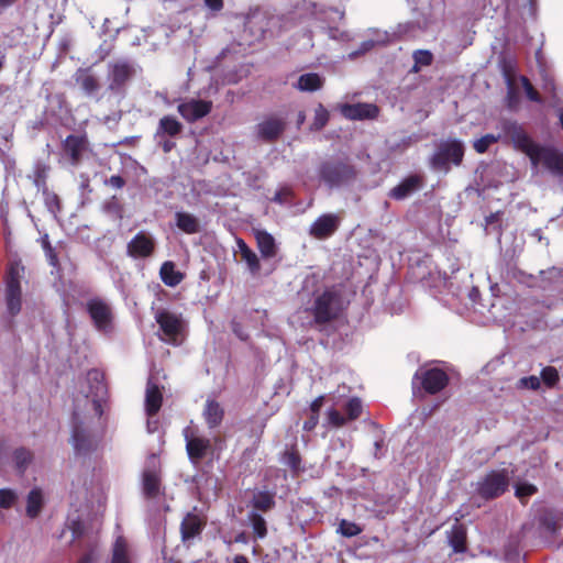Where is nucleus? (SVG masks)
<instances>
[{"label":"nucleus","instance_id":"1","mask_svg":"<svg viewBox=\"0 0 563 563\" xmlns=\"http://www.w3.org/2000/svg\"><path fill=\"white\" fill-rule=\"evenodd\" d=\"M85 382L88 387H82L80 395L75 397L71 419V443L77 454H86L97 448L99 435L95 424L102 416L107 397L100 371H89Z\"/></svg>","mask_w":563,"mask_h":563},{"label":"nucleus","instance_id":"2","mask_svg":"<svg viewBox=\"0 0 563 563\" xmlns=\"http://www.w3.org/2000/svg\"><path fill=\"white\" fill-rule=\"evenodd\" d=\"M500 126L514 146L529 157L533 169L542 164L551 173L563 176V153L534 143L516 121L504 120Z\"/></svg>","mask_w":563,"mask_h":563},{"label":"nucleus","instance_id":"3","mask_svg":"<svg viewBox=\"0 0 563 563\" xmlns=\"http://www.w3.org/2000/svg\"><path fill=\"white\" fill-rule=\"evenodd\" d=\"M287 23L288 19L283 15L256 9L247 14L244 27L245 32H250L252 41H260L266 33L274 35L287 29Z\"/></svg>","mask_w":563,"mask_h":563},{"label":"nucleus","instance_id":"4","mask_svg":"<svg viewBox=\"0 0 563 563\" xmlns=\"http://www.w3.org/2000/svg\"><path fill=\"white\" fill-rule=\"evenodd\" d=\"M159 327V338L174 345L181 343L186 331V321L180 313L168 309H158L154 314Z\"/></svg>","mask_w":563,"mask_h":563},{"label":"nucleus","instance_id":"5","mask_svg":"<svg viewBox=\"0 0 563 563\" xmlns=\"http://www.w3.org/2000/svg\"><path fill=\"white\" fill-rule=\"evenodd\" d=\"M464 156V145L460 140L453 139L441 142L431 157L432 167L438 172L448 173L451 164L459 166Z\"/></svg>","mask_w":563,"mask_h":563},{"label":"nucleus","instance_id":"6","mask_svg":"<svg viewBox=\"0 0 563 563\" xmlns=\"http://www.w3.org/2000/svg\"><path fill=\"white\" fill-rule=\"evenodd\" d=\"M413 24L402 23L399 24L393 33H389L387 31H380V30H368L369 37L365 41H363L360 45V47L356 51H353L349 54V57L351 59H354L358 57L360 55H363L371 49H373L375 46L378 45H385L389 42H393L397 37L410 35L412 31Z\"/></svg>","mask_w":563,"mask_h":563},{"label":"nucleus","instance_id":"7","mask_svg":"<svg viewBox=\"0 0 563 563\" xmlns=\"http://www.w3.org/2000/svg\"><path fill=\"white\" fill-rule=\"evenodd\" d=\"M342 308L340 291L336 288H329L316 297L312 311L316 321L323 323L335 318Z\"/></svg>","mask_w":563,"mask_h":563},{"label":"nucleus","instance_id":"8","mask_svg":"<svg viewBox=\"0 0 563 563\" xmlns=\"http://www.w3.org/2000/svg\"><path fill=\"white\" fill-rule=\"evenodd\" d=\"M319 176L329 188H339L354 179L355 170L342 162H325L320 166Z\"/></svg>","mask_w":563,"mask_h":563},{"label":"nucleus","instance_id":"9","mask_svg":"<svg viewBox=\"0 0 563 563\" xmlns=\"http://www.w3.org/2000/svg\"><path fill=\"white\" fill-rule=\"evenodd\" d=\"M508 486V471H492L478 479L476 483V493L484 499H493L504 494Z\"/></svg>","mask_w":563,"mask_h":563},{"label":"nucleus","instance_id":"10","mask_svg":"<svg viewBox=\"0 0 563 563\" xmlns=\"http://www.w3.org/2000/svg\"><path fill=\"white\" fill-rule=\"evenodd\" d=\"M134 75V67L126 60L109 64L108 91L120 100L123 97L124 86Z\"/></svg>","mask_w":563,"mask_h":563},{"label":"nucleus","instance_id":"11","mask_svg":"<svg viewBox=\"0 0 563 563\" xmlns=\"http://www.w3.org/2000/svg\"><path fill=\"white\" fill-rule=\"evenodd\" d=\"M142 490L146 498H156L161 494V462L155 454L150 455L145 462Z\"/></svg>","mask_w":563,"mask_h":563},{"label":"nucleus","instance_id":"12","mask_svg":"<svg viewBox=\"0 0 563 563\" xmlns=\"http://www.w3.org/2000/svg\"><path fill=\"white\" fill-rule=\"evenodd\" d=\"M23 268L18 264L12 265L7 276L5 302L9 314L12 317L21 310V286Z\"/></svg>","mask_w":563,"mask_h":563},{"label":"nucleus","instance_id":"13","mask_svg":"<svg viewBox=\"0 0 563 563\" xmlns=\"http://www.w3.org/2000/svg\"><path fill=\"white\" fill-rule=\"evenodd\" d=\"M86 308L99 331L108 332L111 329L113 312L107 300L98 297L91 298L87 301Z\"/></svg>","mask_w":563,"mask_h":563},{"label":"nucleus","instance_id":"14","mask_svg":"<svg viewBox=\"0 0 563 563\" xmlns=\"http://www.w3.org/2000/svg\"><path fill=\"white\" fill-rule=\"evenodd\" d=\"M286 129V118L272 114L265 117L255 126L256 137L263 142H274Z\"/></svg>","mask_w":563,"mask_h":563},{"label":"nucleus","instance_id":"15","mask_svg":"<svg viewBox=\"0 0 563 563\" xmlns=\"http://www.w3.org/2000/svg\"><path fill=\"white\" fill-rule=\"evenodd\" d=\"M341 221L338 213H323L310 224L308 233L317 240H327L338 231Z\"/></svg>","mask_w":563,"mask_h":563},{"label":"nucleus","instance_id":"16","mask_svg":"<svg viewBox=\"0 0 563 563\" xmlns=\"http://www.w3.org/2000/svg\"><path fill=\"white\" fill-rule=\"evenodd\" d=\"M178 112L188 122H195L208 115L212 109V102L200 99H186L178 107Z\"/></svg>","mask_w":563,"mask_h":563},{"label":"nucleus","instance_id":"17","mask_svg":"<svg viewBox=\"0 0 563 563\" xmlns=\"http://www.w3.org/2000/svg\"><path fill=\"white\" fill-rule=\"evenodd\" d=\"M340 113L349 120H371L378 115V107L374 103H340L336 106Z\"/></svg>","mask_w":563,"mask_h":563},{"label":"nucleus","instance_id":"18","mask_svg":"<svg viewBox=\"0 0 563 563\" xmlns=\"http://www.w3.org/2000/svg\"><path fill=\"white\" fill-rule=\"evenodd\" d=\"M419 373L416 374L418 376ZM422 387L429 394H437L442 390L449 383L448 374L438 367L423 369L420 372Z\"/></svg>","mask_w":563,"mask_h":563},{"label":"nucleus","instance_id":"19","mask_svg":"<svg viewBox=\"0 0 563 563\" xmlns=\"http://www.w3.org/2000/svg\"><path fill=\"white\" fill-rule=\"evenodd\" d=\"M75 81L87 97L95 98L97 101L100 100L99 91L101 85L99 79L90 71L79 69L75 75Z\"/></svg>","mask_w":563,"mask_h":563},{"label":"nucleus","instance_id":"20","mask_svg":"<svg viewBox=\"0 0 563 563\" xmlns=\"http://www.w3.org/2000/svg\"><path fill=\"white\" fill-rule=\"evenodd\" d=\"M153 250V239L143 232L137 233L128 244V253L133 257H146Z\"/></svg>","mask_w":563,"mask_h":563},{"label":"nucleus","instance_id":"21","mask_svg":"<svg viewBox=\"0 0 563 563\" xmlns=\"http://www.w3.org/2000/svg\"><path fill=\"white\" fill-rule=\"evenodd\" d=\"M210 448V440L200 437L188 438L186 435V450L191 462L197 463L202 460Z\"/></svg>","mask_w":563,"mask_h":563},{"label":"nucleus","instance_id":"22","mask_svg":"<svg viewBox=\"0 0 563 563\" xmlns=\"http://www.w3.org/2000/svg\"><path fill=\"white\" fill-rule=\"evenodd\" d=\"M63 148L69 157L71 165H77L86 148V139L77 135H68L63 143Z\"/></svg>","mask_w":563,"mask_h":563},{"label":"nucleus","instance_id":"23","mask_svg":"<svg viewBox=\"0 0 563 563\" xmlns=\"http://www.w3.org/2000/svg\"><path fill=\"white\" fill-rule=\"evenodd\" d=\"M421 179L417 175L405 178L399 185L390 190L389 196L394 199L401 200L409 197L419 189Z\"/></svg>","mask_w":563,"mask_h":563},{"label":"nucleus","instance_id":"24","mask_svg":"<svg viewBox=\"0 0 563 563\" xmlns=\"http://www.w3.org/2000/svg\"><path fill=\"white\" fill-rule=\"evenodd\" d=\"M257 247L264 258L274 257L277 253V245L274 236L265 230H254Z\"/></svg>","mask_w":563,"mask_h":563},{"label":"nucleus","instance_id":"25","mask_svg":"<svg viewBox=\"0 0 563 563\" xmlns=\"http://www.w3.org/2000/svg\"><path fill=\"white\" fill-rule=\"evenodd\" d=\"M203 419L210 429H213L223 420L224 410L222 406L214 399H207L203 411Z\"/></svg>","mask_w":563,"mask_h":563},{"label":"nucleus","instance_id":"26","mask_svg":"<svg viewBox=\"0 0 563 563\" xmlns=\"http://www.w3.org/2000/svg\"><path fill=\"white\" fill-rule=\"evenodd\" d=\"M162 394L157 385L150 378L145 393V410L148 417L155 416L162 406Z\"/></svg>","mask_w":563,"mask_h":563},{"label":"nucleus","instance_id":"27","mask_svg":"<svg viewBox=\"0 0 563 563\" xmlns=\"http://www.w3.org/2000/svg\"><path fill=\"white\" fill-rule=\"evenodd\" d=\"M236 245H238V251L241 256V261H243L246 264V266L252 275H256L261 269V265H260L257 255L241 239H239L236 241Z\"/></svg>","mask_w":563,"mask_h":563},{"label":"nucleus","instance_id":"28","mask_svg":"<svg viewBox=\"0 0 563 563\" xmlns=\"http://www.w3.org/2000/svg\"><path fill=\"white\" fill-rule=\"evenodd\" d=\"M499 68L508 87L509 93L512 92L517 77V62L511 56H501Z\"/></svg>","mask_w":563,"mask_h":563},{"label":"nucleus","instance_id":"29","mask_svg":"<svg viewBox=\"0 0 563 563\" xmlns=\"http://www.w3.org/2000/svg\"><path fill=\"white\" fill-rule=\"evenodd\" d=\"M175 220L177 228L187 234H195L200 230L199 220L191 213L178 211Z\"/></svg>","mask_w":563,"mask_h":563},{"label":"nucleus","instance_id":"30","mask_svg":"<svg viewBox=\"0 0 563 563\" xmlns=\"http://www.w3.org/2000/svg\"><path fill=\"white\" fill-rule=\"evenodd\" d=\"M449 544L452 547L453 551L464 552L465 551V541H466V529L461 523H454L451 530L448 532Z\"/></svg>","mask_w":563,"mask_h":563},{"label":"nucleus","instance_id":"31","mask_svg":"<svg viewBox=\"0 0 563 563\" xmlns=\"http://www.w3.org/2000/svg\"><path fill=\"white\" fill-rule=\"evenodd\" d=\"M324 79L316 73L301 75L295 87L300 91L313 92L322 88Z\"/></svg>","mask_w":563,"mask_h":563},{"label":"nucleus","instance_id":"32","mask_svg":"<svg viewBox=\"0 0 563 563\" xmlns=\"http://www.w3.org/2000/svg\"><path fill=\"white\" fill-rule=\"evenodd\" d=\"M161 278L166 286L175 287L184 279V274L176 269L173 262H164L159 271Z\"/></svg>","mask_w":563,"mask_h":563},{"label":"nucleus","instance_id":"33","mask_svg":"<svg viewBox=\"0 0 563 563\" xmlns=\"http://www.w3.org/2000/svg\"><path fill=\"white\" fill-rule=\"evenodd\" d=\"M44 498L42 489L34 487L26 497V516L32 519L36 518L42 510Z\"/></svg>","mask_w":563,"mask_h":563},{"label":"nucleus","instance_id":"34","mask_svg":"<svg viewBox=\"0 0 563 563\" xmlns=\"http://www.w3.org/2000/svg\"><path fill=\"white\" fill-rule=\"evenodd\" d=\"M111 563H132V554L123 537H118L113 543Z\"/></svg>","mask_w":563,"mask_h":563},{"label":"nucleus","instance_id":"35","mask_svg":"<svg viewBox=\"0 0 563 563\" xmlns=\"http://www.w3.org/2000/svg\"><path fill=\"white\" fill-rule=\"evenodd\" d=\"M201 530V522L195 515H187L181 522V536L184 540L196 537Z\"/></svg>","mask_w":563,"mask_h":563},{"label":"nucleus","instance_id":"36","mask_svg":"<svg viewBox=\"0 0 563 563\" xmlns=\"http://www.w3.org/2000/svg\"><path fill=\"white\" fill-rule=\"evenodd\" d=\"M12 460H13L15 470L20 474H23L27 470L30 464L32 463L33 454L31 451H29L24 448H20L13 452Z\"/></svg>","mask_w":563,"mask_h":563},{"label":"nucleus","instance_id":"37","mask_svg":"<svg viewBox=\"0 0 563 563\" xmlns=\"http://www.w3.org/2000/svg\"><path fill=\"white\" fill-rule=\"evenodd\" d=\"M181 123L174 117L165 115L159 120L157 135L161 133L175 136L181 131Z\"/></svg>","mask_w":563,"mask_h":563},{"label":"nucleus","instance_id":"38","mask_svg":"<svg viewBox=\"0 0 563 563\" xmlns=\"http://www.w3.org/2000/svg\"><path fill=\"white\" fill-rule=\"evenodd\" d=\"M252 504L255 509L267 511L275 506L274 494L271 492H257L253 496Z\"/></svg>","mask_w":563,"mask_h":563},{"label":"nucleus","instance_id":"39","mask_svg":"<svg viewBox=\"0 0 563 563\" xmlns=\"http://www.w3.org/2000/svg\"><path fill=\"white\" fill-rule=\"evenodd\" d=\"M413 66L410 69V73H418L422 67L429 66L432 64L433 55L428 49H417L412 53Z\"/></svg>","mask_w":563,"mask_h":563},{"label":"nucleus","instance_id":"40","mask_svg":"<svg viewBox=\"0 0 563 563\" xmlns=\"http://www.w3.org/2000/svg\"><path fill=\"white\" fill-rule=\"evenodd\" d=\"M249 520L253 528L255 536L260 539H263L267 534L266 521L265 519L256 511H251L249 514Z\"/></svg>","mask_w":563,"mask_h":563},{"label":"nucleus","instance_id":"41","mask_svg":"<svg viewBox=\"0 0 563 563\" xmlns=\"http://www.w3.org/2000/svg\"><path fill=\"white\" fill-rule=\"evenodd\" d=\"M329 111L321 103H319L314 109V118L311 124V129L319 131L324 128L329 121Z\"/></svg>","mask_w":563,"mask_h":563},{"label":"nucleus","instance_id":"42","mask_svg":"<svg viewBox=\"0 0 563 563\" xmlns=\"http://www.w3.org/2000/svg\"><path fill=\"white\" fill-rule=\"evenodd\" d=\"M500 137V134H486L481 139L475 140L473 143V147L477 153L483 154L489 148L490 145L498 142Z\"/></svg>","mask_w":563,"mask_h":563},{"label":"nucleus","instance_id":"43","mask_svg":"<svg viewBox=\"0 0 563 563\" xmlns=\"http://www.w3.org/2000/svg\"><path fill=\"white\" fill-rule=\"evenodd\" d=\"M19 495L14 489L1 488L0 489V508L9 509L18 500Z\"/></svg>","mask_w":563,"mask_h":563},{"label":"nucleus","instance_id":"44","mask_svg":"<svg viewBox=\"0 0 563 563\" xmlns=\"http://www.w3.org/2000/svg\"><path fill=\"white\" fill-rule=\"evenodd\" d=\"M350 420L346 416L340 413L336 409L332 408L327 411V424L333 428H341Z\"/></svg>","mask_w":563,"mask_h":563},{"label":"nucleus","instance_id":"45","mask_svg":"<svg viewBox=\"0 0 563 563\" xmlns=\"http://www.w3.org/2000/svg\"><path fill=\"white\" fill-rule=\"evenodd\" d=\"M547 387H554L560 379L559 372L555 367L547 366L541 371V378Z\"/></svg>","mask_w":563,"mask_h":563},{"label":"nucleus","instance_id":"46","mask_svg":"<svg viewBox=\"0 0 563 563\" xmlns=\"http://www.w3.org/2000/svg\"><path fill=\"white\" fill-rule=\"evenodd\" d=\"M362 401L358 398H351L345 405V416L350 421L357 419L362 413Z\"/></svg>","mask_w":563,"mask_h":563},{"label":"nucleus","instance_id":"47","mask_svg":"<svg viewBox=\"0 0 563 563\" xmlns=\"http://www.w3.org/2000/svg\"><path fill=\"white\" fill-rule=\"evenodd\" d=\"M47 166L44 164H36L33 173L34 185L42 191L46 188Z\"/></svg>","mask_w":563,"mask_h":563},{"label":"nucleus","instance_id":"48","mask_svg":"<svg viewBox=\"0 0 563 563\" xmlns=\"http://www.w3.org/2000/svg\"><path fill=\"white\" fill-rule=\"evenodd\" d=\"M541 386V379L538 376L531 375L521 377L517 383L516 387L517 389H530V390H538Z\"/></svg>","mask_w":563,"mask_h":563},{"label":"nucleus","instance_id":"49","mask_svg":"<svg viewBox=\"0 0 563 563\" xmlns=\"http://www.w3.org/2000/svg\"><path fill=\"white\" fill-rule=\"evenodd\" d=\"M43 196L46 208L55 216L59 211V200L57 195L51 192L47 188H44Z\"/></svg>","mask_w":563,"mask_h":563},{"label":"nucleus","instance_id":"50","mask_svg":"<svg viewBox=\"0 0 563 563\" xmlns=\"http://www.w3.org/2000/svg\"><path fill=\"white\" fill-rule=\"evenodd\" d=\"M339 532L347 538L355 537L362 532V529L354 522L342 520L339 526Z\"/></svg>","mask_w":563,"mask_h":563},{"label":"nucleus","instance_id":"51","mask_svg":"<svg viewBox=\"0 0 563 563\" xmlns=\"http://www.w3.org/2000/svg\"><path fill=\"white\" fill-rule=\"evenodd\" d=\"M328 36L335 41L350 42L354 38V35L347 30H341L339 27H328Z\"/></svg>","mask_w":563,"mask_h":563},{"label":"nucleus","instance_id":"52","mask_svg":"<svg viewBox=\"0 0 563 563\" xmlns=\"http://www.w3.org/2000/svg\"><path fill=\"white\" fill-rule=\"evenodd\" d=\"M520 81L529 100L534 102L542 101L539 93L536 91V89L533 88V86L531 85L527 77L520 76Z\"/></svg>","mask_w":563,"mask_h":563},{"label":"nucleus","instance_id":"53","mask_svg":"<svg viewBox=\"0 0 563 563\" xmlns=\"http://www.w3.org/2000/svg\"><path fill=\"white\" fill-rule=\"evenodd\" d=\"M537 492V487L532 484L522 483L516 486V496L521 500L533 495Z\"/></svg>","mask_w":563,"mask_h":563},{"label":"nucleus","instance_id":"54","mask_svg":"<svg viewBox=\"0 0 563 563\" xmlns=\"http://www.w3.org/2000/svg\"><path fill=\"white\" fill-rule=\"evenodd\" d=\"M292 192L290 188L284 187L277 190L273 197V201L279 205L288 203Z\"/></svg>","mask_w":563,"mask_h":563},{"label":"nucleus","instance_id":"55","mask_svg":"<svg viewBox=\"0 0 563 563\" xmlns=\"http://www.w3.org/2000/svg\"><path fill=\"white\" fill-rule=\"evenodd\" d=\"M541 528L544 532L553 536L558 531V523L552 517L544 516L541 519Z\"/></svg>","mask_w":563,"mask_h":563},{"label":"nucleus","instance_id":"56","mask_svg":"<svg viewBox=\"0 0 563 563\" xmlns=\"http://www.w3.org/2000/svg\"><path fill=\"white\" fill-rule=\"evenodd\" d=\"M107 184L109 186H111L112 188H115V189H121L123 186H124V179L119 176V175H113L111 176L108 180H107Z\"/></svg>","mask_w":563,"mask_h":563},{"label":"nucleus","instance_id":"57","mask_svg":"<svg viewBox=\"0 0 563 563\" xmlns=\"http://www.w3.org/2000/svg\"><path fill=\"white\" fill-rule=\"evenodd\" d=\"M207 8L212 11H220L223 8V0H203Z\"/></svg>","mask_w":563,"mask_h":563},{"label":"nucleus","instance_id":"58","mask_svg":"<svg viewBox=\"0 0 563 563\" xmlns=\"http://www.w3.org/2000/svg\"><path fill=\"white\" fill-rule=\"evenodd\" d=\"M322 402H323L322 396H319L318 398H316L310 405L311 413L319 416V410L322 406Z\"/></svg>","mask_w":563,"mask_h":563},{"label":"nucleus","instance_id":"59","mask_svg":"<svg viewBox=\"0 0 563 563\" xmlns=\"http://www.w3.org/2000/svg\"><path fill=\"white\" fill-rule=\"evenodd\" d=\"M318 416L311 413L310 418L307 421H305L303 429L307 431L312 430L318 424Z\"/></svg>","mask_w":563,"mask_h":563},{"label":"nucleus","instance_id":"60","mask_svg":"<svg viewBox=\"0 0 563 563\" xmlns=\"http://www.w3.org/2000/svg\"><path fill=\"white\" fill-rule=\"evenodd\" d=\"M44 247L47 249V255L49 257L51 265L55 266L57 260H56V256L53 254V251H52L51 246L48 245L47 241L44 242Z\"/></svg>","mask_w":563,"mask_h":563},{"label":"nucleus","instance_id":"61","mask_svg":"<svg viewBox=\"0 0 563 563\" xmlns=\"http://www.w3.org/2000/svg\"><path fill=\"white\" fill-rule=\"evenodd\" d=\"M16 1L18 0H0V12H2L4 9L11 7Z\"/></svg>","mask_w":563,"mask_h":563},{"label":"nucleus","instance_id":"62","mask_svg":"<svg viewBox=\"0 0 563 563\" xmlns=\"http://www.w3.org/2000/svg\"><path fill=\"white\" fill-rule=\"evenodd\" d=\"M550 275L551 277H560V278H563V269H556V268H552L550 271Z\"/></svg>","mask_w":563,"mask_h":563},{"label":"nucleus","instance_id":"63","mask_svg":"<svg viewBox=\"0 0 563 563\" xmlns=\"http://www.w3.org/2000/svg\"><path fill=\"white\" fill-rule=\"evenodd\" d=\"M233 563H249V561L244 555L240 554L234 556Z\"/></svg>","mask_w":563,"mask_h":563},{"label":"nucleus","instance_id":"64","mask_svg":"<svg viewBox=\"0 0 563 563\" xmlns=\"http://www.w3.org/2000/svg\"><path fill=\"white\" fill-rule=\"evenodd\" d=\"M306 120V114L303 111H300L297 115V124L300 126Z\"/></svg>","mask_w":563,"mask_h":563}]
</instances>
